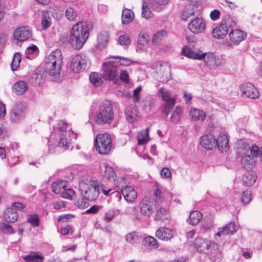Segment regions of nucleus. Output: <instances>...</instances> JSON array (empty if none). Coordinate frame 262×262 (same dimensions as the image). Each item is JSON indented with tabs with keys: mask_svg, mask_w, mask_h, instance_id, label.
<instances>
[{
	"mask_svg": "<svg viewBox=\"0 0 262 262\" xmlns=\"http://www.w3.org/2000/svg\"><path fill=\"white\" fill-rule=\"evenodd\" d=\"M161 175L163 178H170L171 176L170 170L168 168H163L161 171Z\"/></svg>",
	"mask_w": 262,
	"mask_h": 262,
	"instance_id": "obj_63",
	"label": "nucleus"
},
{
	"mask_svg": "<svg viewBox=\"0 0 262 262\" xmlns=\"http://www.w3.org/2000/svg\"><path fill=\"white\" fill-rule=\"evenodd\" d=\"M194 244L197 250L201 252H206L210 248V258L214 262L221 260L222 253L214 242L199 237L195 238Z\"/></svg>",
	"mask_w": 262,
	"mask_h": 262,
	"instance_id": "obj_6",
	"label": "nucleus"
},
{
	"mask_svg": "<svg viewBox=\"0 0 262 262\" xmlns=\"http://www.w3.org/2000/svg\"><path fill=\"white\" fill-rule=\"evenodd\" d=\"M256 180V174L252 170L247 171L243 177V183L247 186H252L254 184Z\"/></svg>",
	"mask_w": 262,
	"mask_h": 262,
	"instance_id": "obj_25",
	"label": "nucleus"
},
{
	"mask_svg": "<svg viewBox=\"0 0 262 262\" xmlns=\"http://www.w3.org/2000/svg\"><path fill=\"white\" fill-rule=\"evenodd\" d=\"M89 36V29L84 21H79L72 29L70 41L76 49H80L86 41Z\"/></svg>",
	"mask_w": 262,
	"mask_h": 262,
	"instance_id": "obj_3",
	"label": "nucleus"
},
{
	"mask_svg": "<svg viewBox=\"0 0 262 262\" xmlns=\"http://www.w3.org/2000/svg\"><path fill=\"white\" fill-rule=\"evenodd\" d=\"M171 115L170 117V121L174 124L178 123L181 119L183 110L181 107L177 106L174 110L172 109Z\"/></svg>",
	"mask_w": 262,
	"mask_h": 262,
	"instance_id": "obj_31",
	"label": "nucleus"
},
{
	"mask_svg": "<svg viewBox=\"0 0 262 262\" xmlns=\"http://www.w3.org/2000/svg\"><path fill=\"white\" fill-rule=\"evenodd\" d=\"M126 118L128 121L132 122L137 117V111L135 108H128L125 112Z\"/></svg>",
	"mask_w": 262,
	"mask_h": 262,
	"instance_id": "obj_42",
	"label": "nucleus"
},
{
	"mask_svg": "<svg viewBox=\"0 0 262 262\" xmlns=\"http://www.w3.org/2000/svg\"><path fill=\"white\" fill-rule=\"evenodd\" d=\"M118 41L121 45L127 46L130 44V39L127 35L124 34L119 36Z\"/></svg>",
	"mask_w": 262,
	"mask_h": 262,
	"instance_id": "obj_57",
	"label": "nucleus"
},
{
	"mask_svg": "<svg viewBox=\"0 0 262 262\" xmlns=\"http://www.w3.org/2000/svg\"><path fill=\"white\" fill-rule=\"evenodd\" d=\"M114 112L111 102L105 100L102 102L94 117L95 122L98 125L109 124L113 120Z\"/></svg>",
	"mask_w": 262,
	"mask_h": 262,
	"instance_id": "obj_5",
	"label": "nucleus"
},
{
	"mask_svg": "<svg viewBox=\"0 0 262 262\" xmlns=\"http://www.w3.org/2000/svg\"><path fill=\"white\" fill-rule=\"evenodd\" d=\"M202 213L199 211H192L190 213L187 222L192 226L196 225L202 219Z\"/></svg>",
	"mask_w": 262,
	"mask_h": 262,
	"instance_id": "obj_28",
	"label": "nucleus"
},
{
	"mask_svg": "<svg viewBox=\"0 0 262 262\" xmlns=\"http://www.w3.org/2000/svg\"><path fill=\"white\" fill-rule=\"evenodd\" d=\"M250 150L251 154L253 157H260L262 161V147L259 148L256 145H253Z\"/></svg>",
	"mask_w": 262,
	"mask_h": 262,
	"instance_id": "obj_50",
	"label": "nucleus"
},
{
	"mask_svg": "<svg viewBox=\"0 0 262 262\" xmlns=\"http://www.w3.org/2000/svg\"><path fill=\"white\" fill-rule=\"evenodd\" d=\"M184 53L185 56L189 58L203 60L205 64L211 68H214L217 66H222L224 64L220 58L216 57L214 53L211 52H196L190 49H188L184 51Z\"/></svg>",
	"mask_w": 262,
	"mask_h": 262,
	"instance_id": "obj_4",
	"label": "nucleus"
},
{
	"mask_svg": "<svg viewBox=\"0 0 262 262\" xmlns=\"http://www.w3.org/2000/svg\"><path fill=\"white\" fill-rule=\"evenodd\" d=\"M31 36V31L28 27H21L17 28L14 32V37L19 41L27 40Z\"/></svg>",
	"mask_w": 262,
	"mask_h": 262,
	"instance_id": "obj_17",
	"label": "nucleus"
},
{
	"mask_svg": "<svg viewBox=\"0 0 262 262\" xmlns=\"http://www.w3.org/2000/svg\"><path fill=\"white\" fill-rule=\"evenodd\" d=\"M151 14V11L149 8L147 7V4L145 2H143L142 4V17L148 18L150 17Z\"/></svg>",
	"mask_w": 262,
	"mask_h": 262,
	"instance_id": "obj_58",
	"label": "nucleus"
},
{
	"mask_svg": "<svg viewBox=\"0 0 262 262\" xmlns=\"http://www.w3.org/2000/svg\"><path fill=\"white\" fill-rule=\"evenodd\" d=\"M116 173L113 168L110 166H105L104 177L110 181H115Z\"/></svg>",
	"mask_w": 262,
	"mask_h": 262,
	"instance_id": "obj_43",
	"label": "nucleus"
},
{
	"mask_svg": "<svg viewBox=\"0 0 262 262\" xmlns=\"http://www.w3.org/2000/svg\"><path fill=\"white\" fill-rule=\"evenodd\" d=\"M75 194V192L72 189L64 188L61 193V196L63 198L72 200L73 196Z\"/></svg>",
	"mask_w": 262,
	"mask_h": 262,
	"instance_id": "obj_56",
	"label": "nucleus"
},
{
	"mask_svg": "<svg viewBox=\"0 0 262 262\" xmlns=\"http://www.w3.org/2000/svg\"><path fill=\"white\" fill-rule=\"evenodd\" d=\"M126 213L132 215L134 220H141L143 215L141 211L138 210V208L135 206L127 207L126 209Z\"/></svg>",
	"mask_w": 262,
	"mask_h": 262,
	"instance_id": "obj_35",
	"label": "nucleus"
},
{
	"mask_svg": "<svg viewBox=\"0 0 262 262\" xmlns=\"http://www.w3.org/2000/svg\"><path fill=\"white\" fill-rule=\"evenodd\" d=\"M156 236L164 241H168L173 237V231L166 227H160L156 232Z\"/></svg>",
	"mask_w": 262,
	"mask_h": 262,
	"instance_id": "obj_16",
	"label": "nucleus"
},
{
	"mask_svg": "<svg viewBox=\"0 0 262 262\" xmlns=\"http://www.w3.org/2000/svg\"><path fill=\"white\" fill-rule=\"evenodd\" d=\"M167 33L164 30H161L155 33L152 37V42L154 44H157L164 37L167 36Z\"/></svg>",
	"mask_w": 262,
	"mask_h": 262,
	"instance_id": "obj_44",
	"label": "nucleus"
},
{
	"mask_svg": "<svg viewBox=\"0 0 262 262\" xmlns=\"http://www.w3.org/2000/svg\"><path fill=\"white\" fill-rule=\"evenodd\" d=\"M109 34L106 31L100 32L97 36V48L99 49L105 48L108 43Z\"/></svg>",
	"mask_w": 262,
	"mask_h": 262,
	"instance_id": "obj_26",
	"label": "nucleus"
},
{
	"mask_svg": "<svg viewBox=\"0 0 262 262\" xmlns=\"http://www.w3.org/2000/svg\"><path fill=\"white\" fill-rule=\"evenodd\" d=\"M222 24L226 26L229 30V28H232L236 25V22L233 18L228 16L225 20H223Z\"/></svg>",
	"mask_w": 262,
	"mask_h": 262,
	"instance_id": "obj_48",
	"label": "nucleus"
},
{
	"mask_svg": "<svg viewBox=\"0 0 262 262\" xmlns=\"http://www.w3.org/2000/svg\"><path fill=\"white\" fill-rule=\"evenodd\" d=\"M169 217L168 211L162 207L157 210L155 220L158 221H164Z\"/></svg>",
	"mask_w": 262,
	"mask_h": 262,
	"instance_id": "obj_34",
	"label": "nucleus"
},
{
	"mask_svg": "<svg viewBox=\"0 0 262 262\" xmlns=\"http://www.w3.org/2000/svg\"><path fill=\"white\" fill-rule=\"evenodd\" d=\"M53 191L56 194L61 193L66 187V181L58 180L53 183L52 185Z\"/></svg>",
	"mask_w": 262,
	"mask_h": 262,
	"instance_id": "obj_38",
	"label": "nucleus"
},
{
	"mask_svg": "<svg viewBox=\"0 0 262 262\" xmlns=\"http://www.w3.org/2000/svg\"><path fill=\"white\" fill-rule=\"evenodd\" d=\"M102 76L97 72H93L90 75V80L96 86H100L103 82Z\"/></svg>",
	"mask_w": 262,
	"mask_h": 262,
	"instance_id": "obj_37",
	"label": "nucleus"
},
{
	"mask_svg": "<svg viewBox=\"0 0 262 262\" xmlns=\"http://www.w3.org/2000/svg\"><path fill=\"white\" fill-rule=\"evenodd\" d=\"M103 77L108 81L116 83L119 81V76L116 62L109 61L103 64Z\"/></svg>",
	"mask_w": 262,
	"mask_h": 262,
	"instance_id": "obj_9",
	"label": "nucleus"
},
{
	"mask_svg": "<svg viewBox=\"0 0 262 262\" xmlns=\"http://www.w3.org/2000/svg\"><path fill=\"white\" fill-rule=\"evenodd\" d=\"M27 89L28 83L25 81H18L13 85V91L18 95L24 94Z\"/></svg>",
	"mask_w": 262,
	"mask_h": 262,
	"instance_id": "obj_27",
	"label": "nucleus"
},
{
	"mask_svg": "<svg viewBox=\"0 0 262 262\" xmlns=\"http://www.w3.org/2000/svg\"><path fill=\"white\" fill-rule=\"evenodd\" d=\"M21 61V56L19 53L14 54L11 63V69L12 71H16L19 66V63Z\"/></svg>",
	"mask_w": 262,
	"mask_h": 262,
	"instance_id": "obj_46",
	"label": "nucleus"
},
{
	"mask_svg": "<svg viewBox=\"0 0 262 262\" xmlns=\"http://www.w3.org/2000/svg\"><path fill=\"white\" fill-rule=\"evenodd\" d=\"M149 42V36L147 33H144L139 35L138 39V46L141 50H144L147 46Z\"/></svg>",
	"mask_w": 262,
	"mask_h": 262,
	"instance_id": "obj_29",
	"label": "nucleus"
},
{
	"mask_svg": "<svg viewBox=\"0 0 262 262\" xmlns=\"http://www.w3.org/2000/svg\"><path fill=\"white\" fill-rule=\"evenodd\" d=\"M195 13V11L194 10L191 9H189L188 8H185L184 11L183 12L181 18L183 20H187V19L190 17L191 16L194 15Z\"/></svg>",
	"mask_w": 262,
	"mask_h": 262,
	"instance_id": "obj_53",
	"label": "nucleus"
},
{
	"mask_svg": "<svg viewBox=\"0 0 262 262\" xmlns=\"http://www.w3.org/2000/svg\"><path fill=\"white\" fill-rule=\"evenodd\" d=\"M113 58H116V59H119L120 60L118 61H115L116 62V65L117 67L118 66H127L128 65H129L131 64L132 61L131 60L127 58H123L120 56H114L112 57Z\"/></svg>",
	"mask_w": 262,
	"mask_h": 262,
	"instance_id": "obj_49",
	"label": "nucleus"
},
{
	"mask_svg": "<svg viewBox=\"0 0 262 262\" xmlns=\"http://www.w3.org/2000/svg\"><path fill=\"white\" fill-rule=\"evenodd\" d=\"M62 54L60 50L56 49L52 52L45 60V72L51 76L58 77L62 67Z\"/></svg>",
	"mask_w": 262,
	"mask_h": 262,
	"instance_id": "obj_2",
	"label": "nucleus"
},
{
	"mask_svg": "<svg viewBox=\"0 0 262 262\" xmlns=\"http://www.w3.org/2000/svg\"><path fill=\"white\" fill-rule=\"evenodd\" d=\"M85 200H86V199H85L84 198L83 199H81V200H78L76 203V205L79 208H86L88 206L89 203Z\"/></svg>",
	"mask_w": 262,
	"mask_h": 262,
	"instance_id": "obj_64",
	"label": "nucleus"
},
{
	"mask_svg": "<svg viewBox=\"0 0 262 262\" xmlns=\"http://www.w3.org/2000/svg\"><path fill=\"white\" fill-rule=\"evenodd\" d=\"M115 211L113 209L110 210L105 212L104 216V221L106 222L111 221L115 216Z\"/></svg>",
	"mask_w": 262,
	"mask_h": 262,
	"instance_id": "obj_61",
	"label": "nucleus"
},
{
	"mask_svg": "<svg viewBox=\"0 0 262 262\" xmlns=\"http://www.w3.org/2000/svg\"><path fill=\"white\" fill-rule=\"evenodd\" d=\"M120 79L124 82L127 83L129 82V76L126 71L122 70L119 77Z\"/></svg>",
	"mask_w": 262,
	"mask_h": 262,
	"instance_id": "obj_62",
	"label": "nucleus"
},
{
	"mask_svg": "<svg viewBox=\"0 0 262 262\" xmlns=\"http://www.w3.org/2000/svg\"><path fill=\"white\" fill-rule=\"evenodd\" d=\"M88 62V59L84 54H77L72 57L70 63V69L75 73L82 72L87 68Z\"/></svg>",
	"mask_w": 262,
	"mask_h": 262,
	"instance_id": "obj_11",
	"label": "nucleus"
},
{
	"mask_svg": "<svg viewBox=\"0 0 262 262\" xmlns=\"http://www.w3.org/2000/svg\"><path fill=\"white\" fill-rule=\"evenodd\" d=\"M96 151L102 155H108L112 147L111 136L107 133L98 134L95 139Z\"/></svg>",
	"mask_w": 262,
	"mask_h": 262,
	"instance_id": "obj_8",
	"label": "nucleus"
},
{
	"mask_svg": "<svg viewBox=\"0 0 262 262\" xmlns=\"http://www.w3.org/2000/svg\"><path fill=\"white\" fill-rule=\"evenodd\" d=\"M142 87L139 86L135 89L134 91L133 94V101L134 103H138L140 100V93L141 91Z\"/></svg>",
	"mask_w": 262,
	"mask_h": 262,
	"instance_id": "obj_59",
	"label": "nucleus"
},
{
	"mask_svg": "<svg viewBox=\"0 0 262 262\" xmlns=\"http://www.w3.org/2000/svg\"><path fill=\"white\" fill-rule=\"evenodd\" d=\"M188 28L194 34H198L205 30V23L202 18L196 17L188 24Z\"/></svg>",
	"mask_w": 262,
	"mask_h": 262,
	"instance_id": "obj_14",
	"label": "nucleus"
},
{
	"mask_svg": "<svg viewBox=\"0 0 262 262\" xmlns=\"http://www.w3.org/2000/svg\"><path fill=\"white\" fill-rule=\"evenodd\" d=\"M254 161L253 158L249 155H245L242 158L241 164L245 169H249L252 168L254 165Z\"/></svg>",
	"mask_w": 262,
	"mask_h": 262,
	"instance_id": "obj_39",
	"label": "nucleus"
},
{
	"mask_svg": "<svg viewBox=\"0 0 262 262\" xmlns=\"http://www.w3.org/2000/svg\"><path fill=\"white\" fill-rule=\"evenodd\" d=\"M190 115L192 119L195 121H203L206 117V115L203 111L196 108L191 110L190 112Z\"/></svg>",
	"mask_w": 262,
	"mask_h": 262,
	"instance_id": "obj_33",
	"label": "nucleus"
},
{
	"mask_svg": "<svg viewBox=\"0 0 262 262\" xmlns=\"http://www.w3.org/2000/svg\"><path fill=\"white\" fill-rule=\"evenodd\" d=\"M140 209L143 216L149 217L151 215L153 208L149 199L144 198L142 200L140 205Z\"/></svg>",
	"mask_w": 262,
	"mask_h": 262,
	"instance_id": "obj_18",
	"label": "nucleus"
},
{
	"mask_svg": "<svg viewBox=\"0 0 262 262\" xmlns=\"http://www.w3.org/2000/svg\"><path fill=\"white\" fill-rule=\"evenodd\" d=\"M26 107L22 104H17L12 109L10 119L13 122H18L25 117Z\"/></svg>",
	"mask_w": 262,
	"mask_h": 262,
	"instance_id": "obj_13",
	"label": "nucleus"
},
{
	"mask_svg": "<svg viewBox=\"0 0 262 262\" xmlns=\"http://www.w3.org/2000/svg\"><path fill=\"white\" fill-rule=\"evenodd\" d=\"M158 95L165 101L163 105V113L168 116L172 109L174 108L175 100L171 98L170 92L164 88H161L158 91Z\"/></svg>",
	"mask_w": 262,
	"mask_h": 262,
	"instance_id": "obj_10",
	"label": "nucleus"
},
{
	"mask_svg": "<svg viewBox=\"0 0 262 262\" xmlns=\"http://www.w3.org/2000/svg\"><path fill=\"white\" fill-rule=\"evenodd\" d=\"M200 144L206 149H212L215 147V139L211 134L204 135L201 137Z\"/></svg>",
	"mask_w": 262,
	"mask_h": 262,
	"instance_id": "obj_19",
	"label": "nucleus"
},
{
	"mask_svg": "<svg viewBox=\"0 0 262 262\" xmlns=\"http://www.w3.org/2000/svg\"><path fill=\"white\" fill-rule=\"evenodd\" d=\"M236 231L235 225L234 222H230L222 228L219 229V232L215 234L216 236L226 235L229 234H233Z\"/></svg>",
	"mask_w": 262,
	"mask_h": 262,
	"instance_id": "obj_24",
	"label": "nucleus"
},
{
	"mask_svg": "<svg viewBox=\"0 0 262 262\" xmlns=\"http://www.w3.org/2000/svg\"><path fill=\"white\" fill-rule=\"evenodd\" d=\"M168 1V0H152L150 4L154 10L158 11L159 6L166 4Z\"/></svg>",
	"mask_w": 262,
	"mask_h": 262,
	"instance_id": "obj_54",
	"label": "nucleus"
},
{
	"mask_svg": "<svg viewBox=\"0 0 262 262\" xmlns=\"http://www.w3.org/2000/svg\"><path fill=\"white\" fill-rule=\"evenodd\" d=\"M66 16L69 20H73L76 17L77 13L72 7L68 8L66 11Z\"/></svg>",
	"mask_w": 262,
	"mask_h": 262,
	"instance_id": "obj_55",
	"label": "nucleus"
},
{
	"mask_svg": "<svg viewBox=\"0 0 262 262\" xmlns=\"http://www.w3.org/2000/svg\"><path fill=\"white\" fill-rule=\"evenodd\" d=\"M228 28L222 23L212 30V36L214 38L221 39L224 38L228 32Z\"/></svg>",
	"mask_w": 262,
	"mask_h": 262,
	"instance_id": "obj_23",
	"label": "nucleus"
},
{
	"mask_svg": "<svg viewBox=\"0 0 262 262\" xmlns=\"http://www.w3.org/2000/svg\"><path fill=\"white\" fill-rule=\"evenodd\" d=\"M43 257L38 252H31L28 255L23 256L26 262H43Z\"/></svg>",
	"mask_w": 262,
	"mask_h": 262,
	"instance_id": "obj_30",
	"label": "nucleus"
},
{
	"mask_svg": "<svg viewBox=\"0 0 262 262\" xmlns=\"http://www.w3.org/2000/svg\"><path fill=\"white\" fill-rule=\"evenodd\" d=\"M79 190L81 196L85 199L90 201H94L97 200L100 190L105 195H108L112 189L105 190V186L99 181L86 180L79 182Z\"/></svg>",
	"mask_w": 262,
	"mask_h": 262,
	"instance_id": "obj_1",
	"label": "nucleus"
},
{
	"mask_svg": "<svg viewBox=\"0 0 262 262\" xmlns=\"http://www.w3.org/2000/svg\"><path fill=\"white\" fill-rule=\"evenodd\" d=\"M31 81L35 85H39L43 83L44 77L41 72H36L31 77Z\"/></svg>",
	"mask_w": 262,
	"mask_h": 262,
	"instance_id": "obj_40",
	"label": "nucleus"
},
{
	"mask_svg": "<svg viewBox=\"0 0 262 262\" xmlns=\"http://www.w3.org/2000/svg\"><path fill=\"white\" fill-rule=\"evenodd\" d=\"M134 17V12L128 9H124L122 13V23L123 24H127L131 23Z\"/></svg>",
	"mask_w": 262,
	"mask_h": 262,
	"instance_id": "obj_32",
	"label": "nucleus"
},
{
	"mask_svg": "<svg viewBox=\"0 0 262 262\" xmlns=\"http://www.w3.org/2000/svg\"><path fill=\"white\" fill-rule=\"evenodd\" d=\"M68 127V124L66 122L63 121H59L57 124L58 130L61 132L60 136V140L58 144L53 149L51 146H49V151L51 153L60 152L67 149L70 144V140L67 137V133L66 129Z\"/></svg>",
	"mask_w": 262,
	"mask_h": 262,
	"instance_id": "obj_7",
	"label": "nucleus"
},
{
	"mask_svg": "<svg viewBox=\"0 0 262 262\" xmlns=\"http://www.w3.org/2000/svg\"><path fill=\"white\" fill-rule=\"evenodd\" d=\"M0 229L5 234H10L13 233V229L9 224L3 223L0 224Z\"/></svg>",
	"mask_w": 262,
	"mask_h": 262,
	"instance_id": "obj_52",
	"label": "nucleus"
},
{
	"mask_svg": "<svg viewBox=\"0 0 262 262\" xmlns=\"http://www.w3.org/2000/svg\"><path fill=\"white\" fill-rule=\"evenodd\" d=\"M28 222L34 227H38L39 224V219L37 214L30 215L28 219Z\"/></svg>",
	"mask_w": 262,
	"mask_h": 262,
	"instance_id": "obj_51",
	"label": "nucleus"
},
{
	"mask_svg": "<svg viewBox=\"0 0 262 262\" xmlns=\"http://www.w3.org/2000/svg\"><path fill=\"white\" fill-rule=\"evenodd\" d=\"M144 245L149 247L151 249H157L159 245L157 240L154 237L148 236L144 239Z\"/></svg>",
	"mask_w": 262,
	"mask_h": 262,
	"instance_id": "obj_41",
	"label": "nucleus"
},
{
	"mask_svg": "<svg viewBox=\"0 0 262 262\" xmlns=\"http://www.w3.org/2000/svg\"><path fill=\"white\" fill-rule=\"evenodd\" d=\"M4 219L8 223H14L17 220L18 213L11 207L7 208L3 214Z\"/></svg>",
	"mask_w": 262,
	"mask_h": 262,
	"instance_id": "obj_22",
	"label": "nucleus"
},
{
	"mask_svg": "<svg viewBox=\"0 0 262 262\" xmlns=\"http://www.w3.org/2000/svg\"><path fill=\"white\" fill-rule=\"evenodd\" d=\"M149 138L148 128H147L145 133H141L137 136L138 143L139 145H143L148 142Z\"/></svg>",
	"mask_w": 262,
	"mask_h": 262,
	"instance_id": "obj_45",
	"label": "nucleus"
},
{
	"mask_svg": "<svg viewBox=\"0 0 262 262\" xmlns=\"http://www.w3.org/2000/svg\"><path fill=\"white\" fill-rule=\"evenodd\" d=\"M251 192L249 191L246 190L243 192L242 201L244 204L249 203L251 201Z\"/></svg>",
	"mask_w": 262,
	"mask_h": 262,
	"instance_id": "obj_60",
	"label": "nucleus"
},
{
	"mask_svg": "<svg viewBox=\"0 0 262 262\" xmlns=\"http://www.w3.org/2000/svg\"><path fill=\"white\" fill-rule=\"evenodd\" d=\"M41 25L43 30H47L51 25V18L48 11H43L41 16Z\"/></svg>",
	"mask_w": 262,
	"mask_h": 262,
	"instance_id": "obj_36",
	"label": "nucleus"
},
{
	"mask_svg": "<svg viewBox=\"0 0 262 262\" xmlns=\"http://www.w3.org/2000/svg\"><path fill=\"white\" fill-rule=\"evenodd\" d=\"M229 36L231 43L237 45L246 38L247 34L241 30L235 29L231 30Z\"/></svg>",
	"mask_w": 262,
	"mask_h": 262,
	"instance_id": "obj_15",
	"label": "nucleus"
},
{
	"mask_svg": "<svg viewBox=\"0 0 262 262\" xmlns=\"http://www.w3.org/2000/svg\"><path fill=\"white\" fill-rule=\"evenodd\" d=\"M240 91L251 99H256L259 96L258 90L251 83H245L240 85Z\"/></svg>",
	"mask_w": 262,
	"mask_h": 262,
	"instance_id": "obj_12",
	"label": "nucleus"
},
{
	"mask_svg": "<svg viewBox=\"0 0 262 262\" xmlns=\"http://www.w3.org/2000/svg\"><path fill=\"white\" fill-rule=\"evenodd\" d=\"M216 146L220 150H226L229 148V140L226 134L221 133L219 135L218 137L215 139Z\"/></svg>",
	"mask_w": 262,
	"mask_h": 262,
	"instance_id": "obj_20",
	"label": "nucleus"
},
{
	"mask_svg": "<svg viewBox=\"0 0 262 262\" xmlns=\"http://www.w3.org/2000/svg\"><path fill=\"white\" fill-rule=\"evenodd\" d=\"M125 239L127 242L130 243H134L137 242L138 240L139 241L140 239V237L139 236V234H138V233H137L136 232H133L127 234L126 235Z\"/></svg>",
	"mask_w": 262,
	"mask_h": 262,
	"instance_id": "obj_47",
	"label": "nucleus"
},
{
	"mask_svg": "<svg viewBox=\"0 0 262 262\" xmlns=\"http://www.w3.org/2000/svg\"><path fill=\"white\" fill-rule=\"evenodd\" d=\"M121 193L123 195L125 200L127 202H133L137 198V192L134 188L129 186H126L121 190Z\"/></svg>",
	"mask_w": 262,
	"mask_h": 262,
	"instance_id": "obj_21",
	"label": "nucleus"
}]
</instances>
